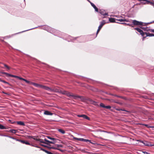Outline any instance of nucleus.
Listing matches in <instances>:
<instances>
[{"label":"nucleus","instance_id":"nucleus-1","mask_svg":"<svg viewBox=\"0 0 154 154\" xmlns=\"http://www.w3.org/2000/svg\"><path fill=\"white\" fill-rule=\"evenodd\" d=\"M140 28L145 31H146L148 32H143L142 30L138 28H136L134 29L137 32L140 33V34L143 38H145L147 36H154V29H150L149 28L146 26H141Z\"/></svg>","mask_w":154,"mask_h":154},{"label":"nucleus","instance_id":"nucleus-2","mask_svg":"<svg viewBox=\"0 0 154 154\" xmlns=\"http://www.w3.org/2000/svg\"><path fill=\"white\" fill-rule=\"evenodd\" d=\"M47 137L50 140H48L46 138H45L44 140L46 142V144H47L49 145L50 143L54 144L56 143H62V142L60 140L50 136H47Z\"/></svg>","mask_w":154,"mask_h":154},{"label":"nucleus","instance_id":"nucleus-3","mask_svg":"<svg viewBox=\"0 0 154 154\" xmlns=\"http://www.w3.org/2000/svg\"><path fill=\"white\" fill-rule=\"evenodd\" d=\"M60 92L63 94L66 95L68 97H72L74 99H76L77 98H81L80 96L74 95L72 93L66 91H61Z\"/></svg>","mask_w":154,"mask_h":154},{"label":"nucleus","instance_id":"nucleus-4","mask_svg":"<svg viewBox=\"0 0 154 154\" xmlns=\"http://www.w3.org/2000/svg\"><path fill=\"white\" fill-rule=\"evenodd\" d=\"M154 22V21H152V22L147 23H143L141 22H140L139 21H137V20H133L132 23L134 25H140L141 26H146L148 24H150L151 23H152Z\"/></svg>","mask_w":154,"mask_h":154},{"label":"nucleus","instance_id":"nucleus-5","mask_svg":"<svg viewBox=\"0 0 154 154\" xmlns=\"http://www.w3.org/2000/svg\"><path fill=\"white\" fill-rule=\"evenodd\" d=\"M43 29L51 33H52V31L53 29L51 28L48 26H44V27H43Z\"/></svg>","mask_w":154,"mask_h":154},{"label":"nucleus","instance_id":"nucleus-6","mask_svg":"<svg viewBox=\"0 0 154 154\" xmlns=\"http://www.w3.org/2000/svg\"><path fill=\"white\" fill-rule=\"evenodd\" d=\"M2 73L3 74L5 75L7 77H14L17 78L18 77V76L11 75L6 72H2Z\"/></svg>","mask_w":154,"mask_h":154},{"label":"nucleus","instance_id":"nucleus-7","mask_svg":"<svg viewBox=\"0 0 154 154\" xmlns=\"http://www.w3.org/2000/svg\"><path fill=\"white\" fill-rule=\"evenodd\" d=\"M41 88L44 89L45 90H47L50 92H51V91H52L51 88L46 86L42 85Z\"/></svg>","mask_w":154,"mask_h":154},{"label":"nucleus","instance_id":"nucleus-8","mask_svg":"<svg viewBox=\"0 0 154 154\" xmlns=\"http://www.w3.org/2000/svg\"><path fill=\"white\" fill-rule=\"evenodd\" d=\"M29 84H30L31 85H32L36 87L41 88V87H42V85H40L36 83H34V82H30V83H29Z\"/></svg>","mask_w":154,"mask_h":154},{"label":"nucleus","instance_id":"nucleus-9","mask_svg":"<svg viewBox=\"0 0 154 154\" xmlns=\"http://www.w3.org/2000/svg\"><path fill=\"white\" fill-rule=\"evenodd\" d=\"M77 116L79 117H82L84 119H86L88 120H90V118L85 115H78Z\"/></svg>","mask_w":154,"mask_h":154},{"label":"nucleus","instance_id":"nucleus-10","mask_svg":"<svg viewBox=\"0 0 154 154\" xmlns=\"http://www.w3.org/2000/svg\"><path fill=\"white\" fill-rule=\"evenodd\" d=\"M105 21L104 20H103L102 21L100 22V24L98 28L101 29L103 26L105 24Z\"/></svg>","mask_w":154,"mask_h":154},{"label":"nucleus","instance_id":"nucleus-11","mask_svg":"<svg viewBox=\"0 0 154 154\" xmlns=\"http://www.w3.org/2000/svg\"><path fill=\"white\" fill-rule=\"evenodd\" d=\"M18 140L20 142H21V143H22L23 144H26L29 145H30V144L27 141L23 140Z\"/></svg>","mask_w":154,"mask_h":154},{"label":"nucleus","instance_id":"nucleus-12","mask_svg":"<svg viewBox=\"0 0 154 154\" xmlns=\"http://www.w3.org/2000/svg\"><path fill=\"white\" fill-rule=\"evenodd\" d=\"M56 146L57 147H52L51 148H52L53 149L59 150V149H58V148H57V147H63V146L61 144H57L56 145Z\"/></svg>","mask_w":154,"mask_h":154},{"label":"nucleus","instance_id":"nucleus-13","mask_svg":"<svg viewBox=\"0 0 154 154\" xmlns=\"http://www.w3.org/2000/svg\"><path fill=\"white\" fill-rule=\"evenodd\" d=\"M90 3L91 4V5L93 7V8L95 9V10L96 12L98 11V9L96 7V6L95 5L93 4V3L91 2H90Z\"/></svg>","mask_w":154,"mask_h":154},{"label":"nucleus","instance_id":"nucleus-14","mask_svg":"<svg viewBox=\"0 0 154 154\" xmlns=\"http://www.w3.org/2000/svg\"><path fill=\"white\" fill-rule=\"evenodd\" d=\"M100 14L103 15V16H106V15H107L108 14L106 13V11L104 10H100Z\"/></svg>","mask_w":154,"mask_h":154},{"label":"nucleus","instance_id":"nucleus-15","mask_svg":"<svg viewBox=\"0 0 154 154\" xmlns=\"http://www.w3.org/2000/svg\"><path fill=\"white\" fill-rule=\"evenodd\" d=\"M143 144L144 145L146 146H153V145L151 144L150 143L147 142L146 141H144L143 142Z\"/></svg>","mask_w":154,"mask_h":154},{"label":"nucleus","instance_id":"nucleus-16","mask_svg":"<svg viewBox=\"0 0 154 154\" xmlns=\"http://www.w3.org/2000/svg\"><path fill=\"white\" fill-rule=\"evenodd\" d=\"M44 114L47 115H51L52 116L53 114L48 111H45L44 112Z\"/></svg>","mask_w":154,"mask_h":154},{"label":"nucleus","instance_id":"nucleus-17","mask_svg":"<svg viewBox=\"0 0 154 154\" xmlns=\"http://www.w3.org/2000/svg\"><path fill=\"white\" fill-rule=\"evenodd\" d=\"M17 78L19 79L20 80H23L25 81L27 83L29 84V83H30V82L29 81L26 80V79H23V78H21V77H20L19 76H18V77Z\"/></svg>","mask_w":154,"mask_h":154},{"label":"nucleus","instance_id":"nucleus-18","mask_svg":"<svg viewBox=\"0 0 154 154\" xmlns=\"http://www.w3.org/2000/svg\"><path fill=\"white\" fill-rule=\"evenodd\" d=\"M116 19L115 18H109V20L110 21V22L111 23H114V22H116L115 21L116 20ZM116 23H117L116 22Z\"/></svg>","mask_w":154,"mask_h":154},{"label":"nucleus","instance_id":"nucleus-19","mask_svg":"<svg viewBox=\"0 0 154 154\" xmlns=\"http://www.w3.org/2000/svg\"><path fill=\"white\" fill-rule=\"evenodd\" d=\"M51 92H60L58 89H57L56 88H52V91H51Z\"/></svg>","mask_w":154,"mask_h":154},{"label":"nucleus","instance_id":"nucleus-20","mask_svg":"<svg viewBox=\"0 0 154 154\" xmlns=\"http://www.w3.org/2000/svg\"><path fill=\"white\" fill-rule=\"evenodd\" d=\"M116 20L119 21L120 22H124V21H126V22H128V21L126 19H120L119 18L118 19H116Z\"/></svg>","mask_w":154,"mask_h":154},{"label":"nucleus","instance_id":"nucleus-21","mask_svg":"<svg viewBox=\"0 0 154 154\" xmlns=\"http://www.w3.org/2000/svg\"><path fill=\"white\" fill-rule=\"evenodd\" d=\"M17 124L20 125H21L22 126H24L25 125L24 123L22 121L17 122Z\"/></svg>","mask_w":154,"mask_h":154},{"label":"nucleus","instance_id":"nucleus-22","mask_svg":"<svg viewBox=\"0 0 154 154\" xmlns=\"http://www.w3.org/2000/svg\"><path fill=\"white\" fill-rule=\"evenodd\" d=\"M58 131L62 134H64L65 133V131L62 129H58Z\"/></svg>","mask_w":154,"mask_h":154},{"label":"nucleus","instance_id":"nucleus-23","mask_svg":"<svg viewBox=\"0 0 154 154\" xmlns=\"http://www.w3.org/2000/svg\"><path fill=\"white\" fill-rule=\"evenodd\" d=\"M16 130L14 129H10L9 131L13 133H15L16 132Z\"/></svg>","mask_w":154,"mask_h":154},{"label":"nucleus","instance_id":"nucleus-24","mask_svg":"<svg viewBox=\"0 0 154 154\" xmlns=\"http://www.w3.org/2000/svg\"><path fill=\"white\" fill-rule=\"evenodd\" d=\"M7 128L4 125L0 124V129H6Z\"/></svg>","mask_w":154,"mask_h":154},{"label":"nucleus","instance_id":"nucleus-25","mask_svg":"<svg viewBox=\"0 0 154 154\" xmlns=\"http://www.w3.org/2000/svg\"><path fill=\"white\" fill-rule=\"evenodd\" d=\"M38 140H39L41 143L46 144V142L45 140L44 141L42 139H39Z\"/></svg>","mask_w":154,"mask_h":154},{"label":"nucleus","instance_id":"nucleus-26","mask_svg":"<svg viewBox=\"0 0 154 154\" xmlns=\"http://www.w3.org/2000/svg\"><path fill=\"white\" fill-rule=\"evenodd\" d=\"M1 81L2 82H4L5 83H6V84H7L8 85H11L8 82L5 81L3 80H1Z\"/></svg>","mask_w":154,"mask_h":154},{"label":"nucleus","instance_id":"nucleus-27","mask_svg":"<svg viewBox=\"0 0 154 154\" xmlns=\"http://www.w3.org/2000/svg\"><path fill=\"white\" fill-rule=\"evenodd\" d=\"M87 139H84L82 138H81L80 141L85 142H87Z\"/></svg>","mask_w":154,"mask_h":154},{"label":"nucleus","instance_id":"nucleus-28","mask_svg":"<svg viewBox=\"0 0 154 154\" xmlns=\"http://www.w3.org/2000/svg\"><path fill=\"white\" fill-rule=\"evenodd\" d=\"M100 106L101 107L104 108H105V106L102 103H101L100 104Z\"/></svg>","mask_w":154,"mask_h":154},{"label":"nucleus","instance_id":"nucleus-29","mask_svg":"<svg viewBox=\"0 0 154 154\" xmlns=\"http://www.w3.org/2000/svg\"><path fill=\"white\" fill-rule=\"evenodd\" d=\"M3 65L5 67H6L8 69H10V68L9 66H8L6 64H3Z\"/></svg>","mask_w":154,"mask_h":154},{"label":"nucleus","instance_id":"nucleus-30","mask_svg":"<svg viewBox=\"0 0 154 154\" xmlns=\"http://www.w3.org/2000/svg\"><path fill=\"white\" fill-rule=\"evenodd\" d=\"M73 138L74 139H75V140L80 141L81 138H78L75 137H74Z\"/></svg>","mask_w":154,"mask_h":154},{"label":"nucleus","instance_id":"nucleus-31","mask_svg":"<svg viewBox=\"0 0 154 154\" xmlns=\"http://www.w3.org/2000/svg\"><path fill=\"white\" fill-rule=\"evenodd\" d=\"M111 107L109 106H105V108H106L107 109H109L111 108Z\"/></svg>","mask_w":154,"mask_h":154},{"label":"nucleus","instance_id":"nucleus-32","mask_svg":"<svg viewBox=\"0 0 154 154\" xmlns=\"http://www.w3.org/2000/svg\"><path fill=\"white\" fill-rule=\"evenodd\" d=\"M30 145H31L32 146H35V147H37V148H40L39 146H35V145H33L32 144H30Z\"/></svg>","mask_w":154,"mask_h":154},{"label":"nucleus","instance_id":"nucleus-33","mask_svg":"<svg viewBox=\"0 0 154 154\" xmlns=\"http://www.w3.org/2000/svg\"><path fill=\"white\" fill-rule=\"evenodd\" d=\"M146 1L148 2H149L150 3L151 5H152L154 6V2H149V1Z\"/></svg>","mask_w":154,"mask_h":154},{"label":"nucleus","instance_id":"nucleus-34","mask_svg":"<svg viewBox=\"0 0 154 154\" xmlns=\"http://www.w3.org/2000/svg\"><path fill=\"white\" fill-rule=\"evenodd\" d=\"M100 29H101L98 28V29H97V34L100 31Z\"/></svg>","mask_w":154,"mask_h":154},{"label":"nucleus","instance_id":"nucleus-35","mask_svg":"<svg viewBox=\"0 0 154 154\" xmlns=\"http://www.w3.org/2000/svg\"><path fill=\"white\" fill-rule=\"evenodd\" d=\"M143 152L144 154H150L149 153H148L147 152H146V151H144Z\"/></svg>","mask_w":154,"mask_h":154},{"label":"nucleus","instance_id":"nucleus-36","mask_svg":"<svg viewBox=\"0 0 154 154\" xmlns=\"http://www.w3.org/2000/svg\"><path fill=\"white\" fill-rule=\"evenodd\" d=\"M137 141H139L141 143H143V142H144V141H142L141 140H137Z\"/></svg>","mask_w":154,"mask_h":154},{"label":"nucleus","instance_id":"nucleus-37","mask_svg":"<svg viewBox=\"0 0 154 154\" xmlns=\"http://www.w3.org/2000/svg\"><path fill=\"white\" fill-rule=\"evenodd\" d=\"M118 110H122V111H126V112H129L128 111H126L125 110H124V109H118Z\"/></svg>","mask_w":154,"mask_h":154},{"label":"nucleus","instance_id":"nucleus-38","mask_svg":"<svg viewBox=\"0 0 154 154\" xmlns=\"http://www.w3.org/2000/svg\"><path fill=\"white\" fill-rule=\"evenodd\" d=\"M34 29V28H32V29H28V30H25V31L21 32H25V31H28V30H31V29Z\"/></svg>","mask_w":154,"mask_h":154},{"label":"nucleus","instance_id":"nucleus-39","mask_svg":"<svg viewBox=\"0 0 154 154\" xmlns=\"http://www.w3.org/2000/svg\"><path fill=\"white\" fill-rule=\"evenodd\" d=\"M89 142L90 143H91V140H87V142Z\"/></svg>","mask_w":154,"mask_h":154},{"label":"nucleus","instance_id":"nucleus-40","mask_svg":"<svg viewBox=\"0 0 154 154\" xmlns=\"http://www.w3.org/2000/svg\"><path fill=\"white\" fill-rule=\"evenodd\" d=\"M148 128H154V127L152 126H149V127H148Z\"/></svg>","mask_w":154,"mask_h":154},{"label":"nucleus","instance_id":"nucleus-41","mask_svg":"<svg viewBox=\"0 0 154 154\" xmlns=\"http://www.w3.org/2000/svg\"><path fill=\"white\" fill-rule=\"evenodd\" d=\"M144 125L145 126H146L147 127H149V126L148 125H146V124Z\"/></svg>","mask_w":154,"mask_h":154},{"label":"nucleus","instance_id":"nucleus-42","mask_svg":"<svg viewBox=\"0 0 154 154\" xmlns=\"http://www.w3.org/2000/svg\"><path fill=\"white\" fill-rule=\"evenodd\" d=\"M0 136H6V137H7V136H6V135H3L2 134H0Z\"/></svg>","mask_w":154,"mask_h":154},{"label":"nucleus","instance_id":"nucleus-43","mask_svg":"<svg viewBox=\"0 0 154 154\" xmlns=\"http://www.w3.org/2000/svg\"><path fill=\"white\" fill-rule=\"evenodd\" d=\"M127 25H129V26H131V25L129 23L127 24Z\"/></svg>","mask_w":154,"mask_h":154},{"label":"nucleus","instance_id":"nucleus-44","mask_svg":"<svg viewBox=\"0 0 154 154\" xmlns=\"http://www.w3.org/2000/svg\"><path fill=\"white\" fill-rule=\"evenodd\" d=\"M91 144H95V143H93L92 142H91Z\"/></svg>","mask_w":154,"mask_h":154},{"label":"nucleus","instance_id":"nucleus-45","mask_svg":"<svg viewBox=\"0 0 154 154\" xmlns=\"http://www.w3.org/2000/svg\"><path fill=\"white\" fill-rule=\"evenodd\" d=\"M70 38H70V39L72 40L73 39V38L72 37H70Z\"/></svg>","mask_w":154,"mask_h":154},{"label":"nucleus","instance_id":"nucleus-46","mask_svg":"<svg viewBox=\"0 0 154 154\" xmlns=\"http://www.w3.org/2000/svg\"><path fill=\"white\" fill-rule=\"evenodd\" d=\"M41 145L42 146H45L44 145H43V144H41Z\"/></svg>","mask_w":154,"mask_h":154},{"label":"nucleus","instance_id":"nucleus-47","mask_svg":"<svg viewBox=\"0 0 154 154\" xmlns=\"http://www.w3.org/2000/svg\"><path fill=\"white\" fill-rule=\"evenodd\" d=\"M90 3V2H91L89 0H87Z\"/></svg>","mask_w":154,"mask_h":154},{"label":"nucleus","instance_id":"nucleus-48","mask_svg":"<svg viewBox=\"0 0 154 154\" xmlns=\"http://www.w3.org/2000/svg\"><path fill=\"white\" fill-rule=\"evenodd\" d=\"M3 93H4V94H7V93H5V92H3Z\"/></svg>","mask_w":154,"mask_h":154},{"label":"nucleus","instance_id":"nucleus-49","mask_svg":"<svg viewBox=\"0 0 154 154\" xmlns=\"http://www.w3.org/2000/svg\"><path fill=\"white\" fill-rule=\"evenodd\" d=\"M114 16L116 17H117V16Z\"/></svg>","mask_w":154,"mask_h":154},{"label":"nucleus","instance_id":"nucleus-50","mask_svg":"<svg viewBox=\"0 0 154 154\" xmlns=\"http://www.w3.org/2000/svg\"><path fill=\"white\" fill-rule=\"evenodd\" d=\"M121 23L122 24H124V23Z\"/></svg>","mask_w":154,"mask_h":154},{"label":"nucleus","instance_id":"nucleus-51","mask_svg":"<svg viewBox=\"0 0 154 154\" xmlns=\"http://www.w3.org/2000/svg\"><path fill=\"white\" fill-rule=\"evenodd\" d=\"M1 80H2L1 79H0V81H1Z\"/></svg>","mask_w":154,"mask_h":154},{"label":"nucleus","instance_id":"nucleus-52","mask_svg":"<svg viewBox=\"0 0 154 154\" xmlns=\"http://www.w3.org/2000/svg\"><path fill=\"white\" fill-rule=\"evenodd\" d=\"M25 0H24V1H25Z\"/></svg>","mask_w":154,"mask_h":154}]
</instances>
